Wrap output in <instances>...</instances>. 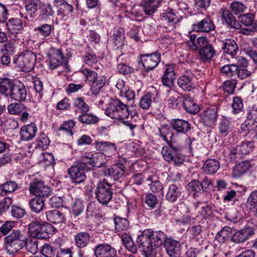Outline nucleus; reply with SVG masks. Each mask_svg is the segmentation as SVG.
I'll return each mask as SVG.
<instances>
[{"instance_id":"1","label":"nucleus","mask_w":257,"mask_h":257,"mask_svg":"<svg viewBox=\"0 0 257 257\" xmlns=\"http://www.w3.org/2000/svg\"><path fill=\"white\" fill-rule=\"evenodd\" d=\"M27 237L19 229H13L12 232L5 238V247L10 254H13L24 246L29 249V244H27Z\"/></svg>"},{"instance_id":"2","label":"nucleus","mask_w":257,"mask_h":257,"mask_svg":"<svg viewBox=\"0 0 257 257\" xmlns=\"http://www.w3.org/2000/svg\"><path fill=\"white\" fill-rule=\"evenodd\" d=\"M105 114L112 119L122 120L128 118L131 113L126 104L115 98L110 100L105 109Z\"/></svg>"},{"instance_id":"3","label":"nucleus","mask_w":257,"mask_h":257,"mask_svg":"<svg viewBox=\"0 0 257 257\" xmlns=\"http://www.w3.org/2000/svg\"><path fill=\"white\" fill-rule=\"evenodd\" d=\"M168 146H164L161 154L164 159L172 162L176 166H180L184 161V157L181 152V147L173 140H170Z\"/></svg>"},{"instance_id":"4","label":"nucleus","mask_w":257,"mask_h":257,"mask_svg":"<svg viewBox=\"0 0 257 257\" xmlns=\"http://www.w3.org/2000/svg\"><path fill=\"white\" fill-rule=\"evenodd\" d=\"M31 235L38 239H46L50 235L55 233V228L49 223H41L37 220L33 221L29 225Z\"/></svg>"},{"instance_id":"5","label":"nucleus","mask_w":257,"mask_h":257,"mask_svg":"<svg viewBox=\"0 0 257 257\" xmlns=\"http://www.w3.org/2000/svg\"><path fill=\"white\" fill-rule=\"evenodd\" d=\"M13 61L22 71L30 72L35 67L36 55L32 51L25 50L19 55H15Z\"/></svg>"},{"instance_id":"6","label":"nucleus","mask_w":257,"mask_h":257,"mask_svg":"<svg viewBox=\"0 0 257 257\" xmlns=\"http://www.w3.org/2000/svg\"><path fill=\"white\" fill-rule=\"evenodd\" d=\"M112 185L109 183L105 179L100 180L97 183L95 189V197L97 201L103 205H107L112 197Z\"/></svg>"},{"instance_id":"7","label":"nucleus","mask_w":257,"mask_h":257,"mask_svg":"<svg viewBox=\"0 0 257 257\" xmlns=\"http://www.w3.org/2000/svg\"><path fill=\"white\" fill-rule=\"evenodd\" d=\"M136 243L137 248L143 252L145 257H156L155 248L150 237L149 232L147 229L138 235Z\"/></svg>"},{"instance_id":"8","label":"nucleus","mask_w":257,"mask_h":257,"mask_svg":"<svg viewBox=\"0 0 257 257\" xmlns=\"http://www.w3.org/2000/svg\"><path fill=\"white\" fill-rule=\"evenodd\" d=\"M87 166L85 163L82 160L75 163L68 170L71 182L75 184H79L85 181L86 176L85 171Z\"/></svg>"},{"instance_id":"9","label":"nucleus","mask_w":257,"mask_h":257,"mask_svg":"<svg viewBox=\"0 0 257 257\" xmlns=\"http://www.w3.org/2000/svg\"><path fill=\"white\" fill-rule=\"evenodd\" d=\"M140 59L146 72H149L159 65L161 61V54L155 52L140 55Z\"/></svg>"},{"instance_id":"10","label":"nucleus","mask_w":257,"mask_h":257,"mask_svg":"<svg viewBox=\"0 0 257 257\" xmlns=\"http://www.w3.org/2000/svg\"><path fill=\"white\" fill-rule=\"evenodd\" d=\"M29 190L31 194L41 198L48 197L51 192L50 187L39 180L30 183Z\"/></svg>"},{"instance_id":"11","label":"nucleus","mask_w":257,"mask_h":257,"mask_svg":"<svg viewBox=\"0 0 257 257\" xmlns=\"http://www.w3.org/2000/svg\"><path fill=\"white\" fill-rule=\"evenodd\" d=\"M49 67L54 70L62 65L64 62V55L61 49L51 47L47 52Z\"/></svg>"},{"instance_id":"12","label":"nucleus","mask_w":257,"mask_h":257,"mask_svg":"<svg viewBox=\"0 0 257 257\" xmlns=\"http://www.w3.org/2000/svg\"><path fill=\"white\" fill-rule=\"evenodd\" d=\"M105 156L101 153H96L94 154L88 153L86 155L81 156L82 160L84 161L87 167H96L100 168L106 163Z\"/></svg>"},{"instance_id":"13","label":"nucleus","mask_w":257,"mask_h":257,"mask_svg":"<svg viewBox=\"0 0 257 257\" xmlns=\"http://www.w3.org/2000/svg\"><path fill=\"white\" fill-rule=\"evenodd\" d=\"M27 95V91L25 85L21 82L15 81L9 96L17 101L23 102L26 100Z\"/></svg>"},{"instance_id":"14","label":"nucleus","mask_w":257,"mask_h":257,"mask_svg":"<svg viewBox=\"0 0 257 257\" xmlns=\"http://www.w3.org/2000/svg\"><path fill=\"white\" fill-rule=\"evenodd\" d=\"M218 117V109L216 106L206 108L201 113V118L204 125L208 126L214 125Z\"/></svg>"},{"instance_id":"15","label":"nucleus","mask_w":257,"mask_h":257,"mask_svg":"<svg viewBox=\"0 0 257 257\" xmlns=\"http://www.w3.org/2000/svg\"><path fill=\"white\" fill-rule=\"evenodd\" d=\"M178 86L183 90L190 91L195 87V78L193 74L190 71H187L186 73L177 80Z\"/></svg>"},{"instance_id":"16","label":"nucleus","mask_w":257,"mask_h":257,"mask_svg":"<svg viewBox=\"0 0 257 257\" xmlns=\"http://www.w3.org/2000/svg\"><path fill=\"white\" fill-rule=\"evenodd\" d=\"M175 79V65L167 64L164 67V71L162 77V83L167 88H174Z\"/></svg>"},{"instance_id":"17","label":"nucleus","mask_w":257,"mask_h":257,"mask_svg":"<svg viewBox=\"0 0 257 257\" xmlns=\"http://www.w3.org/2000/svg\"><path fill=\"white\" fill-rule=\"evenodd\" d=\"M215 26L209 17L204 16L200 21L192 25L193 30L197 32L208 33L214 30Z\"/></svg>"},{"instance_id":"18","label":"nucleus","mask_w":257,"mask_h":257,"mask_svg":"<svg viewBox=\"0 0 257 257\" xmlns=\"http://www.w3.org/2000/svg\"><path fill=\"white\" fill-rule=\"evenodd\" d=\"M183 188L180 185L172 184L168 188L166 199L170 202H175L181 199L183 197Z\"/></svg>"},{"instance_id":"19","label":"nucleus","mask_w":257,"mask_h":257,"mask_svg":"<svg viewBox=\"0 0 257 257\" xmlns=\"http://www.w3.org/2000/svg\"><path fill=\"white\" fill-rule=\"evenodd\" d=\"M93 145L97 151L102 152V153L105 156L112 155L116 150L115 145L108 141H96Z\"/></svg>"},{"instance_id":"20","label":"nucleus","mask_w":257,"mask_h":257,"mask_svg":"<svg viewBox=\"0 0 257 257\" xmlns=\"http://www.w3.org/2000/svg\"><path fill=\"white\" fill-rule=\"evenodd\" d=\"M234 122L230 117L223 115L218 123L219 133L223 136H226L232 131Z\"/></svg>"},{"instance_id":"21","label":"nucleus","mask_w":257,"mask_h":257,"mask_svg":"<svg viewBox=\"0 0 257 257\" xmlns=\"http://www.w3.org/2000/svg\"><path fill=\"white\" fill-rule=\"evenodd\" d=\"M94 254L96 257H117L116 250L106 243L97 245Z\"/></svg>"},{"instance_id":"22","label":"nucleus","mask_w":257,"mask_h":257,"mask_svg":"<svg viewBox=\"0 0 257 257\" xmlns=\"http://www.w3.org/2000/svg\"><path fill=\"white\" fill-rule=\"evenodd\" d=\"M164 246L169 257H179L181 245L179 241L169 237Z\"/></svg>"},{"instance_id":"23","label":"nucleus","mask_w":257,"mask_h":257,"mask_svg":"<svg viewBox=\"0 0 257 257\" xmlns=\"http://www.w3.org/2000/svg\"><path fill=\"white\" fill-rule=\"evenodd\" d=\"M125 171V168L123 165L116 164L106 169L105 174L114 181H117L123 176Z\"/></svg>"},{"instance_id":"24","label":"nucleus","mask_w":257,"mask_h":257,"mask_svg":"<svg viewBox=\"0 0 257 257\" xmlns=\"http://www.w3.org/2000/svg\"><path fill=\"white\" fill-rule=\"evenodd\" d=\"M254 234V231L250 227H246L235 232L232 235L231 241L236 243H240L247 240Z\"/></svg>"},{"instance_id":"25","label":"nucleus","mask_w":257,"mask_h":257,"mask_svg":"<svg viewBox=\"0 0 257 257\" xmlns=\"http://www.w3.org/2000/svg\"><path fill=\"white\" fill-rule=\"evenodd\" d=\"M163 0H143L140 4L145 15L150 16L154 13L162 5Z\"/></svg>"},{"instance_id":"26","label":"nucleus","mask_w":257,"mask_h":257,"mask_svg":"<svg viewBox=\"0 0 257 257\" xmlns=\"http://www.w3.org/2000/svg\"><path fill=\"white\" fill-rule=\"evenodd\" d=\"M149 232L150 237L155 246L159 247L163 244L165 245V242L169 237L162 231H153L151 229H147Z\"/></svg>"},{"instance_id":"27","label":"nucleus","mask_w":257,"mask_h":257,"mask_svg":"<svg viewBox=\"0 0 257 257\" xmlns=\"http://www.w3.org/2000/svg\"><path fill=\"white\" fill-rule=\"evenodd\" d=\"M37 132V126L34 123L24 126L21 128L20 132L21 139L25 141L31 140L36 136Z\"/></svg>"},{"instance_id":"28","label":"nucleus","mask_w":257,"mask_h":257,"mask_svg":"<svg viewBox=\"0 0 257 257\" xmlns=\"http://www.w3.org/2000/svg\"><path fill=\"white\" fill-rule=\"evenodd\" d=\"M161 20L164 24V27L170 28L171 30L176 28L179 22L175 13L172 10L164 14Z\"/></svg>"},{"instance_id":"29","label":"nucleus","mask_w":257,"mask_h":257,"mask_svg":"<svg viewBox=\"0 0 257 257\" xmlns=\"http://www.w3.org/2000/svg\"><path fill=\"white\" fill-rule=\"evenodd\" d=\"M46 216L49 222L56 224L63 223L66 220L64 213L57 209L47 211Z\"/></svg>"},{"instance_id":"30","label":"nucleus","mask_w":257,"mask_h":257,"mask_svg":"<svg viewBox=\"0 0 257 257\" xmlns=\"http://www.w3.org/2000/svg\"><path fill=\"white\" fill-rule=\"evenodd\" d=\"M171 125L177 133L186 134L191 130V125L186 120L175 118L171 120Z\"/></svg>"},{"instance_id":"31","label":"nucleus","mask_w":257,"mask_h":257,"mask_svg":"<svg viewBox=\"0 0 257 257\" xmlns=\"http://www.w3.org/2000/svg\"><path fill=\"white\" fill-rule=\"evenodd\" d=\"M167 91L166 98L168 106L171 108H176L181 101H183V97L176 91L173 88H168Z\"/></svg>"},{"instance_id":"32","label":"nucleus","mask_w":257,"mask_h":257,"mask_svg":"<svg viewBox=\"0 0 257 257\" xmlns=\"http://www.w3.org/2000/svg\"><path fill=\"white\" fill-rule=\"evenodd\" d=\"M221 19L225 22L227 27L229 29H238L240 28V25L238 21L228 10H224L222 11Z\"/></svg>"},{"instance_id":"33","label":"nucleus","mask_w":257,"mask_h":257,"mask_svg":"<svg viewBox=\"0 0 257 257\" xmlns=\"http://www.w3.org/2000/svg\"><path fill=\"white\" fill-rule=\"evenodd\" d=\"M54 5L58 8L57 15L62 17L69 15L73 9L72 6L64 0H54Z\"/></svg>"},{"instance_id":"34","label":"nucleus","mask_w":257,"mask_h":257,"mask_svg":"<svg viewBox=\"0 0 257 257\" xmlns=\"http://www.w3.org/2000/svg\"><path fill=\"white\" fill-rule=\"evenodd\" d=\"M222 50L224 53L234 57L237 54L238 47L234 40L226 39L222 42Z\"/></svg>"},{"instance_id":"35","label":"nucleus","mask_w":257,"mask_h":257,"mask_svg":"<svg viewBox=\"0 0 257 257\" xmlns=\"http://www.w3.org/2000/svg\"><path fill=\"white\" fill-rule=\"evenodd\" d=\"M183 104L185 110L191 114L196 113L200 110L199 105L188 95L183 96Z\"/></svg>"},{"instance_id":"36","label":"nucleus","mask_w":257,"mask_h":257,"mask_svg":"<svg viewBox=\"0 0 257 257\" xmlns=\"http://www.w3.org/2000/svg\"><path fill=\"white\" fill-rule=\"evenodd\" d=\"M90 239V234L86 231L79 232L74 235L75 245L79 248L86 247L89 243Z\"/></svg>"},{"instance_id":"37","label":"nucleus","mask_w":257,"mask_h":257,"mask_svg":"<svg viewBox=\"0 0 257 257\" xmlns=\"http://www.w3.org/2000/svg\"><path fill=\"white\" fill-rule=\"evenodd\" d=\"M15 82L7 77H0V94L4 96L9 97Z\"/></svg>"},{"instance_id":"38","label":"nucleus","mask_w":257,"mask_h":257,"mask_svg":"<svg viewBox=\"0 0 257 257\" xmlns=\"http://www.w3.org/2000/svg\"><path fill=\"white\" fill-rule=\"evenodd\" d=\"M53 31L54 27L48 24L41 25L34 29L37 35L41 36L44 41L49 39L48 38L51 36Z\"/></svg>"},{"instance_id":"39","label":"nucleus","mask_w":257,"mask_h":257,"mask_svg":"<svg viewBox=\"0 0 257 257\" xmlns=\"http://www.w3.org/2000/svg\"><path fill=\"white\" fill-rule=\"evenodd\" d=\"M72 200V197L70 196L66 197L53 196L50 198L49 204L53 208H58L61 206L66 207Z\"/></svg>"},{"instance_id":"40","label":"nucleus","mask_w":257,"mask_h":257,"mask_svg":"<svg viewBox=\"0 0 257 257\" xmlns=\"http://www.w3.org/2000/svg\"><path fill=\"white\" fill-rule=\"evenodd\" d=\"M6 25L10 33L15 36L23 28L22 20L18 18H11Z\"/></svg>"},{"instance_id":"41","label":"nucleus","mask_w":257,"mask_h":257,"mask_svg":"<svg viewBox=\"0 0 257 257\" xmlns=\"http://www.w3.org/2000/svg\"><path fill=\"white\" fill-rule=\"evenodd\" d=\"M106 78L104 75H100L95 80L92 81L90 84V91L93 95L99 93L106 83Z\"/></svg>"},{"instance_id":"42","label":"nucleus","mask_w":257,"mask_h":257,"mask_svg":"<svg viewBox=\"0 0 257 257\" xmlns=\"http://www.w3.org/2000/svg\"><path fill=\"white\" fill-rule=\"evenodd\" d=\"M73 106L75 113H80V114L83 112H88L90 109L88 104L82 97L75 98L73 100Z\"/></svg>"},{"instance_id":"43","label":"nucleus","mask_w":257,"mask_h":257,"mask_svg":"<svg viewBox=\"0 0 257 257\" xmlns=\"http://www.w3.org/2000/svg\"><path fill=\"white\" fill-rule=\"evenodd\" d=\"M219 167V161L215 159H209L205 162L202 169L204 173L207 174H212L217 172Z\"/></svg>"},{"instance_id":"44","label":"nucleus","mask_w":257,"mask_h":257,"mask_svg":"<svg viewBox=\"0 0 257 257\" xmlns=\"http://www.w3.org/2000/svg\"><path fill=\"white\" fill-rule=\"evenodd\" d=\"M121 239L124 246L127 249L132 253H136L137 251L136 244L134 243L132 237L130 233L126 232L121 234Z\"/></svg>"},{"instance_id":"45","label":"nucleus","mask_w":257,"mask_h":257,"mask_svg":"<svg viewBox=\"0 0 257 257\" xmlns=\"http://www.w3.org/2000/svg\"><path fill=\"white\" fill-rule=\"evenodd\" d=\"M250 167L249 161L246 160L241 162L233 168L232 176L235 178H239L248 171Z\"/></svg>"},{"instance_id":"46","label":"nucleus","mask_w":257,"mask_h":257,"mask_svg":"<svg viewBox=\"0 0 257 257\" xmlns=\"http://www.w3.org/2000/svg\"><path fill=\"white\" fill-rule=\"evenodd\" d=\"M18 188V184L15 181H8L0 185V195L7 196L15 192Z\"/></svg>"},{"instance_id":"47","label":"nucleus","mask_w":257,"mask_h":257,"mask_svg":"<svg viewBox=\"0 0 257 257\" xmlns=\"http://www.w3.org/2000/svg\"><path fill=\"white\" fill-rule=\"evenodd\" d=\"M146 181L150 182L148 184L150 186L151 190L154 193H163L164 186L163 184L159 180L156 179L154 176L150 175L147 178Z\"/></svg>"},{"instance_id":"48","label":"nucleus","mask_w":257,"mask_h":257,"mask_svg":"<svg viewBox=\"0 0 257 257\" xmlns=\"http://www.w3.org/2000/svg\"><path fill=\"white\" fill-rule=\"evenodd\" d=\"M215 54V51L212 45L199 49V57L203 62L211 60Z\"/></svg>"},{"instance_id":"49","label":"nucleus","mask_w":257,"mask_h":257,"mask_svg":"<svg viewBox=\"0 0 257 257\" xmlns=\"http://www.w3.org/2000/svg\"><path fill=\"white\" fill-rule=\"evenodd\" d=\"M238 67L233 64H225L220 67L221 74L224 77H232L236 75Z\"/></svg>"},{"instance_id":"50","label":"nucleus","mask_w":257,"mask_h":257,"mask_svg":"<svg viewBox=\"0 0 257 257\" xmlns=\"http://www.w3.org/2000/svg\"><path fill=\"white\" fill-rule=\"evenodd\" d=\"M232 235V230L228 226L223 227L216 235L215 240L220 243H224Z\"/></svg>"},{"instance_id":"51","label":"nucleus","mask_w":257,"mask_h":257,"mask_svg":"<svg viewBox=\"0 0 257 257\" xmlns=\"http://www.w3.org/2000/svg\"><path fill=\"white\" fill-rule=\"evenodd\" d=\"M29 207L33 212L40 213L44 208L45 202L43 198L35 197L29 201Z\"/></svg>"},{"instance_id":"52","label":"nucleus","mask_w":257,"mask_h":257,"mask_svg":"<svg viewBox=\"0 0 257 257\" xmlns=\"http://www.w3.org/2000/svg\"><path fill=\"white\" fill-rule=\"evenodd\" d=\"M75 123V121L73 120H69L64 122L58 130V135L65 134L68 136L72 137L73 135L72 130L74 127Z\"/></svg>"},{"instance_id":"53","label":"nucleus","mask_w":257,"mask_h":257,"mask_svg":"<svg viewBox=\"0 0 257 257\" xmlns=\"http://www.w3.org/2000/svg\"><path fill=\"white\" fill-rule=\"evenodd\" d=\"M84 62L96 70H101L103 66L98 61L95 54L87 53L84 57Z\"/></svg>"},{"instance_id":"54","label":"nucleus","mask_w":257,"mask_h":257,"mask_svg":"<svg viewBox=\"0 0 257 257\" xmlns=\"http://www.w3.org/2000/svg\"><path fill=\"white\" fill-rule=\"evenodd\" d=\"M41 8L40 0H29V2L25 6L27 13L31 18L36 16L38 9Z\"/></svg>"},{"instance_id":"55","label":"nucleus","mask_w":257,"mask_h":257,"mask_svg":"<svg viewBox=\"0 0 257 257\" xmlns=\"http://www.w3.org/2000/svg\"><path fill=\"white\" fill-rule=\"evenodd\" d=\"M188 190L190 195H192L193 197H196L203 191V187L201 182L193 180L188 183Z\"/></svg>"},{"instance_id":"56","label":"nucleus","mask_w":257,"mask_h":257,"mask_svg":"<svg viewBox=\"0 0 257 257\" xmlns=\"http://www.w3.org/2000/svg\"><path fill=\"white\" fill-rule=\"evenodd\" d=\"M78 120L82 123L91 124L96 123L98 120V118L96 116L92 113L83 112L78 115Z\"/></svg>"},{"instance_id":"57","label":"nucleus","mask_w":257,"mask_h":257,"mask_svg":"<svg viewBox=\"0 0 257 257\" xmlns=\"http://www.w3.org/2000/svg\"><path fill=\"white\" fill-rule=\"evenodd\" d=\"M115 229L117 232L126 230L128 227V221L125 218L115 216L113 218Z\"/></svg>"},{"instance_id":"58","label":"nucleus","mask_w":257,"mask_h":257,"mask_svg":"<svg viewBox=\"0 0 257 257\" xmlns=\"http://www.w3.org/2000/svg\"><path fill=\"white\" fill-rule=\"evenodd\" d=\"M126 11L131 14L133 17L137 18L139 21L142 20L145 18L143 9L140 6L129 7L127 6L125 7Z\"/></svg>"},{"instance_id":"59","label":"nucleus","mask_w":257,"mask_h":257,"mask_svg":"<svg viewBox=\"0 0 257 257\" xmlns=\"http://www.w3.org/2000/svg\"><path fill=\"white\" fill-rule=\"evenodd\" d=\"M238 22L246 27L252 26L255 20V15L253 13H248L240 15L238 18Z\"/></svg>"},{"instance_id":"60","label":"nucleus","mask_w":257,"mask_h":257,"mask_svg":"<svg viewBox=\"0 0 257 257\" xmlns=\"http://www.w3.org/2000/svg\"><path fill=\"white\" fill-rule=\"evenodd\" d=\"M84 203L82 200L79 198H75L72 205V212L75 216L80 215L84 209Z\"/></svg>"},{"instance_id":"61","label":"nucleus","mask_w":257,"mask_h":257,"mask_svg":"<svg viewBox=\"0 0 257 257\" xmlns=\"http://www.w3.org/2000/svg\"><path fill=\"white\" fill-rule=\"evenodd\" d=\"M25 109V104L20 102L11 103L8 106L9 113L14 115L21 113V112L26 110Z\"/></svg>"},{"instance_id":"62","label":"nucleus","mask_w":257,"mask_h":257,"mask_svg":"<svg viewBox=\"0 0 257 257\" xmlns=\"http://www.w3.org/2000/svg\"><path fill=\"white\" fill-rule=\"evenodd\" d=\"M36 142L37 144L36 148H39L42 150L47 149L50 143L49 138L44 133L40 134Z\"/></svg>"},{"instance_id":"63","label":"nucleus","mask_w":257,"mask_h":257,"mask_svg":"<svg viewBox=\"0 0 257 257\" xmlns=\"http://www.w3.org/2000/svg\"><path fill=\"white\" fill-rule=\"evenodd\" d=\"M54 11L53 10L51 6L48 4H44L41 7L40 16L42 19L47 20L53 16Z\"/></svg>"},{"instance_id":"64","label":"nucleus","mask_w":257,"mask_h":257,"mask_svg":"<svg viewBox=\"0 0 257 257\" xmlns=\"http://www.w3.org/2000/svg\"><path fill=\"white\" fill-rule=\"evenodd\" d=\"M237 147L238 151H240L242 155L244 156L249 154L252 151L254 145L252 141H244Z\"/></svg>"}]
</instances>
